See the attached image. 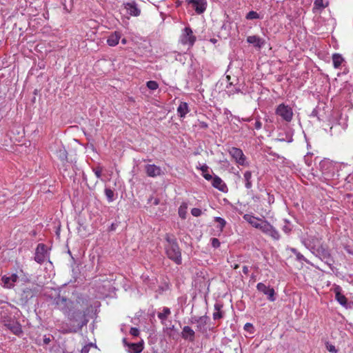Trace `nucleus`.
<instances>
[{
  "label": "nucleus",
  "mask_w": 353,
  "mask_h": 353,
  "mask_svg": "<svg viewBox=\"0 0 353 353\" xmlns=\"http://www.w3.org/2000/svg\"><path fill=\"white\" fill-rule=\"evenodd\" d=\"M53 303L56 309L61 311L70 321L77 323L78 330L86 325L89 312L88 301L86 299L79 296L75 301L58 296L54 298Z\"/></svg>",
  "instance_id": "obj_1"
},
{
  "label": "nucleus",
  "mask_w": 353,
  "mask_h": 353,
  "mask_svg": "<svg viewBox=\"0 0 353 353\" xmlns=\"http://www.w3.org/2000/svg\"><path fill=\"white\" fill-rule=\"evenodd\" d=\"M301 242L312 254L319 257L328 265H331L332 262L331 254L319 233L310 230L309 233L307 232L306 235L301 236Z\"/></svg>",
  "instance_id": "obj_2"
},
{
  "label": "nucleus",
  "mask_w": 353,
  "mask_h": 353,
  "mask_svg": "<svg viewBox=\"0 0 353 353\" xmlns=\"http://www.w3.org/2000/svg\"><path fill=\"white\" fill-rule=\"evenodd\" d=\"M165 240L164 248L167 256L176 264H181V252L175 236L172 234H166Z\"/></svg>",
  "instance_id": "obj_3"
},
{
  "label": "nucleus",
  "mask_w": 353,
  "mask_h": 353,
  "mask_svg": "<svg viewBox=\"0 0 353 353\" xmlns=\"http://www.w3.org/2000/svg\"><path fill=\"white\" fill-rule=\"evenodd\" d=\"M275 114L287 123H290L293 119L294 112L292 108L284 103L278 105L275 109Z\"/></svg>",
  "instance_id": "obj_4"
},
{
  "label": "nucleus",
  "mask_w": 353,
  "mask_h": 353,
  "mask_svg": "<svg viewBox=\"0 0 353 353\" xmlns=\"http://www.w3.org/2000/svg\"><path fill=\"white\" fill-rule=\"evenodd\" d=\"M249 223H250L252 227L260 230L262 232L270 236L273 239H279L278 231L270 225L269 222H249Z\"/></svg>",
  "instance_id": "obj_5"
},
{
  "label": "nucleus",
  "mask_w": 353,
  "mask_h": 353,
  "mask_svg": "<svg viewBox=\"0 0 353 353\" xmlns=\"http://www.w3.org/2000/svg\"><path fill=\"white\" fill-rule=\"evenodd\" d=\"M319 169L325 179L333 177L336 170V164L330 159H325L319 163Z\"/></svg>",
  "instance_id": "obj_6"
},
{
  "label": "nucleus",
  "mask_w": 353,
  "mask_h": 353,
  "mask_svg": "<svg viewBox=\"0 0 353 353\" xmlns=\"http://www.w3.org/2000/svg\"><path fill=\"white\" fill-rule=\"evenodd\" d=\"M196 37L193 34L192 30L190 27H185L180 36L179 42L184 45L192 47L196 41Z\"/></svg>",
  "instance_id": "obj_7"
},
{
  "label": "nucleus",
  "mask_w": 353,
  "mask_h": 353,
  "mask_svg": "<svg viewBox=\"0 0 353 353\" xmlns=\"http://www.w3.org/2000/svg\"><path fill=\"white\" fill-rule=\"evenodd\" d=\"M229 154L235 161V162L240 165H245L246 157L244 155L242 150L235 147H232L229 150Z\"/></svg>",
  "instance_id": "obj_8"
},
{
  "label": "nucleus",
  "mask_w": 353,
  "mask_h": 353,
  "mask_svg": "<svg viewBox=\"0 0 353 353\" xmlns=\"http://www.w3.org/2000/svg\"><path fill=\"white\" fill-rule=\"evenodd\" d=\"M256 289L258 291L263 292L264 294L267 295V298L270 301L273 302L276 300L275 291L272 288L266 286L263 283H259L256 285Z\"/></svg>",
  "instance_id": "obj_9"
},
{
  "label": "nucleus",
  "mask_w": 353,
  "mask_h": 353,
  "mask_svg": "<svg viewBox=\"0 0 353 353\" xmlns=\"http://www.w3.org/2000/svg\"><path fill=\"white\" fill-rule=\"evenodd\" d=\"M47 255V248L46 245L43 243L38 244L36 251H35V255H34V260L38 263H43L46 259Z\"/></svg>",
  "instance_id": "obj_10"
},
{
  "label": "nucleus",
  "mask_w": 353,
  "mask_h": 353,
  "mask_svg": "<svg viewBox=\"0 0 353 353\" xmlns=\"http://www.w3.org/2000/svg\"><path fill=\"white\" fill-rule=\"evenodd\" d=\"M187 2L192 6L195 12L199 14L203 13L206 10V0H187Z\"/></svg>",
  "instance_id": "obj_11"
},
{
  "label": "nucleus",
  "mask_w": 353,
  "mask_h": 353,
  "mask_svg": "<svg viewBox=\"0 0 353 353\" xmlns=\"http://www.w3.org/2000/svg\"><path fill=\"white\" fill-rule=\"evenodd\" d=\"M145 171L149 177H157L162 175L163 173L161 168L154 164H148L145 166Z\"/></svg>",
  "instance_id": "obj_12"
},
{
  "label": "nucleus",
  "mask_w": 353,
  "mask_h": 353,
  "mask_svg": "<svg viewBox=\"0 0 353 353\" xmlns=\"http://www.w3.org/2000/svg\"><path fill=\"white\" fill-rule=\"evenodd\" d=\"M181 337L184 340L194 342L195 340V332L190 326H184L181 332Z\"/></svg>",
  "instance_id": "obj_13"
},
{
  "label": "nucleus",
  "mask_w": 353,
  "mask_h": 353,
  "mask_svg": "<svg viewBox=\"0 0 353 353\" xmlns=\"http://www.w3.org/2000/svg\"><path fill=\"white\" fill-rule=\"evenodd\" d=\"M75 227L79 234L82 236H86L92 232L91 229H88L89 222H74Z\"/></svg>",
  "instance_id": "obj_14"
},
{
  "label": "nucleus",
  "mask_w": 353,
  "mask_h": 353,
  "mask_svg": "<svg viewBox=\"0 0 353 353\" xmlns=\"http://www.w3.org/2000/svg\"><path fill=\"white\" fill-rule=\"evenodd\" d=\"M342 289L339 285H336L334 288V292L335 293V299L336 300L343 306L347 307V298L342 294Z\"/></svg>",
  "instance_id": "obj_15"
},
{
  "label": "nucleus",
  "mask_w": 353,
  "mask_h": 353,
  "mask_svg": "<svg viewBox=\"0 0 353 353\" xmlns=\"http://www.w3.org/2000/svg\"><path fill=\"white\" fill-rule=\"evenodd\" d=\"M19 276L16 274H12L10 276H3L1 278L3 287L11 288L14 286V283L17 281Z\"/></svg>",
  "instance_id": "obj_16"
},
{
  "label": "nucleus",
  "mask_w": 353,
  "mask_h": 353,
  "mask_svg": "<svg viewBox=\"0 0 353 353\" xmlns=\"http://www.w3.org/2000/svg\"><path fill=\"white\" fill-rule=\"evenodd\" d=\"M212 185L214 188L218 189L219 190L225 192L228 190V187L226 184L223 182V181L218 176H215L213 178Z\"/></svg>",
  "instance_id": "obj_17"
},
{
  "label": "nucleus",
  "mask_w": 353,
  "mask_h": 353,
  "mask_svg": "<svg viewBox=\"0 0 353 353\" xmlns=\"http://www.w3.org/2000/svg\"><path fill=\"white\" fill-rule=\"evenodd\" d=\"M6 326L15 335L19 336L23 332L21 326L17 321H10L6 324Z\"/></svg>",
  "instance_id": "obj_18"
},
{
  "label": "nucleus",
  "mask_w": 353,
  "mask_h": 353,
  "mask_svg": "<svg viewBox=\"0 0 353 353\" xmlns=\"http://www.w3.org/2000/svg\"><path fill=\"white\" fill-rule=\"evenodd\" d=\"M125 8L126 9L127 13L131 16L137 17L140 14V10L134 3H127L125 5Z\"/></svg>",
  "instance_id": "obj_19"
},
{
  "label": "nucleus",
  "mask_w": 353,
  "mask_h": 353,
  "mask_svg": "<svg viewBox=\"0 0 353 353\" xmlns=\"http://www.w3.org/2000/svg\"><path fill=\"white\" fill-rule=\"evenodd\" d=\"M121 34L118 31H115L112 33L107 39V43L110 46H115L119 43V41L121 39Z\"/></svg>",
  "instance_id": "obj_20"
},
{
  "label": "nucleus",
  "mask_w": 353,
  "mask_h": 353,
  "mask_svg": "<svg viewBox=\"0 0 353 353\" xmlns=\"http://www.w3.org/2000/svg\"><path fill=\"white\" fill-rule=\"evenodd\" d=\"M247 41L248 43L252 44L255 47L258 48H261L264 43V41L259 37L256 35L248 37Z\"/></svg>",
  "instance_id": "obj_21"
},
{
  "label": "nucleus",
  "mask_w": 353,
  "mask_h": 353,
  "mask_svg": "<svg viewBox=\"0 0 353 353\" xmlns=\"http://www.w3.org/2000/svg\"><path fill=\"white\" fill-rule=\"evenodd\" d=\"M190 112L188 105L186 102H181L177 108V114L181 118H184Z\"/></svg>",
  "instance_id": "obj_22"
},
{
  "label": "nucleus",
  "mask_w": 353,
  "mask_h": 353,
  "mask_svg": "<svg viewBox=\"0 0 353 353\" xmlns=\"http://www.w3.org/2000/svg\"><path fill=\"white\" fill-rule=\"evenodd\" d=\"M207 319H208V316L205 315L199 316V321H200L196 323L197 324L196 328H197L198 331H199L202 333H204L206 332L205 325L207 324Z\"/></svg>",
  "instance_id": "obj_23"
},
{
  "label": "nucleus",
  "mask_w": 353,
  "mask_h": 353,
  "mask_svg": "<svg viewBox=\"0 0 353 353\" xmlns=\"http://www.w3.org/2000/svg\"><path fill=\"white\" fill-rule=\"evenodd\" d=\"M128 346L132 353H140L143 349V344L142 342L130 343L128 344Z\"/></svg>",
  "instance_id": "obj_24"
},
{
  "label": "nucleus",
  "mask_w": 353,
  "mask_h": 353,
  "mask_svg": "<svg viewBox=\"0 0 353 353\" xmlns=\"http://www.w3.org/2000/svg\"><path fill=\"white\" fill-rule=\"evenodd\" d=\"M343 61L344 59L340 54L334 53L332 55L333 65L335 68H339Z\"/></svg>",
  "instance_id": "obj_25"
},
{
  "label": "nucleus",
  "mask_w": 353,
  "mask_h": 353,
  "mask_svg": "<svg viewBox=\"0 0 353 353\" xmlns=\"http://www.w3.org/2000/svg\"><path fill=\"white\" fill-rule=\"evenodd\" d=\"M215 312L213 313V319L218 320L223 318V312L221 311L223 307V305L219 303H216L214 305Z\"/></svg>",
  "instance_id": "obj_26"
},
{
  "label": "nucleus",
  "mask_w": 353,
  "mask_h": 353,
  "mask_svg": "<svg viewBox=\"0 0 353 353\" xmlns=\"http://www.w3.org/2000/svg\"><path fill=\"white\" fill-rule=\"evenodd\" d=\"M171 314L170 309L167 307H163L162 312H159L157 314L158 318L161 320V323H163L168 316Z\"/></svg>",
  "instance_id": "obj_27"
},
{
  "label": "nucleus",
  "mask_w": 353,
  "mask_h": 353,
  "mask_svg": "<svg viewBox=\"0 0 353 353\" xmlns=\"http://www.w3.org/2000/svg\"><path fill=\"white\" fill-rule=\"evenodd\" d=\"M179 215L182 219H185L188 214V204L182 203L179 208Z\"/></svg>",
  "instance_id": "obj_28"
},
{
  "label": "nucleus",
  "mask_w": 353,
  "mask_h": 353,
  "mask_svg": "<svg viewBox=\"0 0 353 353\" xmlns=\"http://www.w3.org/2000/svg\"><path fill=\"white\" fill-rule=\"evenodd\" d=\"M244 180H245V186L248 189H250L252 186L251 178H252V172L250 171H246L244 174Z\"/></svg>",
  "instance_id": "obj_29"
},
{
  "label": "nucleus",
  "mask_w": 353,
  "mask_h": 353,
  "mask_svg": "<svg viewBox=\"0 0 353 353\" xmlns=\"http://www.w3.org/2000/svg\"><path fill=\"white\" fill-rule=\"evenodd\" d=\"M57 156L63 162L66 161L68 159V152L64 148H60L57 151Z\"/></svg>",
  "instance_id": "obj_30"
},
{
  "label": "nucleus",
  "mask_w": 353,
  "mask_h": 353,
  "mask_svg": "<svg viewBox=\"0 0 353 353\" xmlns=\"http://www.w3.org/2000/svg\"><path fill=\"white\" fill-rule=\"evenodd\" d=\"M328 6V2L324 3V0H315L314 3V9H323Z\"/></svg>",
  "instance_id": "obj_31"
},
{
  "label": "nucleus",
  "mask_w": 353,
  "mask_h": 353,
  "mask_svg": "<svg viewBox=\"0 0 353 353\" xmlns=\"http://www.w3.org/2000/svg\"><path fill=\"white\" fill-rule=\"evenodd\" d=\"M291 251H292V252H293L296 255V260H298L299 261H305V262H307V261L305 258V256L303 254H301L300 252H299L296 250V249L291 248Z\"/></svg>",
  "instance_id": "obj_32"
},
{
  "label": "nucleus",
  "mask_w": 353,
  "mask_h": 353,
  "mask_svg": "<svg viewBox=\"0 0 353 353\" xmlns=\"http://www.w3.org/2000/svg\"><path fill=\"white\" fill-rule=\"evenodd\" d=\"M245 18L248 20H252L259 19V14L255 11H250L247 14Z\"/></svg>",
  "instance_id": "obj_33"
},
{
  "label": "nucleus",
  "mask_w": 353,
  "mask_h": 353,
  "mask_svg": "<svg viewBox=\"0 0 353 353\" xmlns=\"http://www.w3.org/2000/svg\"><path fill=\"white\" fill-rule=\"evenodd\" d=\"M147 87L152 90H155L159 88V84L155 81H149L147 82Z\"/></svg>",
  "instance_id": "obj_34"
},
{
  "label": "nucleus",
  "mask_w": 353,
  "mask_h": 353,
  "mask_svg": "<svg viewBox=\"0 0 353 353\" xmlns=\"http://www.w3.org/2000/svg\"><path fill=\"white\" fill-rule=\"evenodd\" d=\"M34 295V292H32V290L29 288H26L23 290V296H25V298L26 299H28V298H31Z\"/></svg>",
  "instance_id": "obj_35"
},
{
  "label": "nucleus",
  "mask_w": 353,
  "mask_h": 353,
  "mask_svg": "<svg viewBox=\"0 0 353 353\" xmlns=\"http://www.w3.org/2000/svg\"><path fill=\"white\" fill-rule=\"evenodd\" d=\"M243 328L245 331L249 332L250 334H254L255 331L253 325L250 323H245Z\"/></svg>",
  "instance_id": "obj_36"
},
{
  "label": "nucleus",
  "mask_w": 353,
  "mask_h": 353,
  "mask_svg": "<svg viewBox=\"0 0 353 353\" xmlns=\"http://www.w3.org/2000/svg\"><path fill=\"white\" fill-rule=\"evenodd\" d=\"M105 194L109 201H112L114 197V192L109 188L105 190Z\"/></svg>",
  "instance_id": "obj_37"
},
{
  "label": "nucleus",
  "mask_w": 353,
  "mask_h": 353,
  "mask_svg": "<svg viewBox=\"0 0 353 353\" xmlns=\"http://www.w3.org/2000/svg\"><path fill=\"white\" fill-rule=\"evenodd\" d=\"M201 210L197 208H192L191 210V214L196 217L199 216L201 214Z\"/></svg>",
  "instance_id": "obj_38"
},
{
  "label": "nucleus",
  "mask_w": 353,
  "mask_h": 353,
  "mask_svg": "<svg viewBox=\"0 0 353 353\" xmlns=\"http://www.w3.org/2000/svg\"><path fill=\"white\" fill-rule=\"evenodd\" d=\"M93 171L97 176V179H100L101 176V173L103 171V169L101 167H97L96 168L93 169Z\"/></svg>",
  "instance_id": "obj_39"
},
{
  "label": "nucleus",
  "mask_w": 353,
  "mask_h": 353,
  "mask_svg": "<svg viewBox=\"0 0 353 353\" xmlns=\"http://www.w3.org/2000/svg\"><path fill=\"white\" fill-rule=\"evenodd\" d=\"M92 346H94V344L92 343L85 345L81 349V353H88L90 350V347Z\"/></svg>",
  "instance_id": "obj_40"
},
{
  "label": "nucleus",
  "mask_w": 353,
  "mask_h": 353,
  "mask_svg": "<svg viewBox=\"0 0 353 353\" xmlns=\"http://www.w3.org/2000/svg\"><path fill=\"white\" fill-rule=\"evenodd\" d=\"M326 347L329 352H332V353H337V350L336 349L334 345L327 343L326 344Z\"/></svg>",
  "instance_id": "obj_41"
},
{
  "label": "nucleus",
  "mask_w": 353,
  "mask_h": 353,
  "mask_svg": "<svg viewBox=\"0 0 353 353\" xmlns=\"http://www.w3.org/2000/svg\"><path fill=\"white\" fill-rule=\"evenodd\" d=\"M130 333L133 336H138L139 334V330L137 327H131V329L130 330Z\"/></svg>",
  "instance_id": "obj_42"
},
{
  "label": "nucleus",
  "mask_w": 353,
  "mask_h": 353,
  "mask_svg": "<svg viewBox=\"0 0 353 353\" xmlns=\"http://www.w3.org/2000/svg\"><path fill=\"white\" fill-rule=\"evenodd\" d=\"M211 241H212V245L213 248H217L220 246V242H219V239H217L216 238H213L211 239Z\"/></svg>",
  "instance_id": "obj_43"
},
{
  "label": "nucleus",
  "mask_w": 353,
  "mask_h": 353,
  "mask_svg": "<svg viewBox=\"0 0 353 353\" xmlns=\"http://www.w3.org/2000/svg\"><path fill=\"white\" fill-rule=\"evenodd\" d=\"M262 127V123L259 119H257L254 123V128L256 130H260Z\"/></svg>",
  "instance_id": "obj_44"
},
{
  "label": "nucleus",
  "mask_w": 353,
  "mask_h": 353,
  "mask_svg": "<svg viewBox=\"0 0 353 353\" xmlns=\"http://www.w3.org/2000/svg\"><path fill=\"white\" fill-rule=\"evenodd\" d=\"M149 202H151L153 205H157L159 203V199L157 198L151 197L149 199Z\"/></svg>",
  "instance_id": "obj_45"
},
{
  "label": "nucleus",
  "mask_w": 353,
  "mask_h": 353,
  "mask_svg": "<svg viewBox=\"0 0 353 353\" xmlns=\"http://www.w3.org/2000/svg\"><path fill=\"white\" fill-rule=\"evenodd\" d=\"M199 126L202 129H207L208 128V124L205 121H199Z\"/></svg>",
  "instance_id": "obj_46"
},
{
  "label": "nucleus",
  "mask_w": 353,
  "mask_h": 353,
  "mask_svg": "<svg viewBox=\"0 0 353 353\" xmlns=\"http://www.w3.org/2000/svg\"><path fill=\"white\" fill-rule=\"evenodd\" d=\"M199 317H196V316L192 317L190 319V323H197L200 321H199Z\"/></svg>",
  "instance_id": "obj_47"
},
{
  "label": "nucleus",
  "mask_w": 353,
  "mask_h": 353,
  "mask_svg": "<svg viewBox=\"0 0 353 353\" xmlns=\"http://www.w3.org/2000/svg\"><path fill=\"white\" fill-rule=\"evenodd\" d=\"M226 222H219V225H217V228L219 229V230H222L223 228L225 226Z\"/></svg>",
  "instance_id": "obj_48"
},
{
  "label": "nucleus",
  "mask_w": 353,
  "mask_h": 353,
  "mask_svg": "<svg viewBox=\"0 0 353 353\" xmlns=\"http://www.w3.org/2000/svg\"><path fill=\"white\" fill-rule=\"evenodd\" d=\"M200 170L202 171V173H205L208 172V167L206 165H203L201 166Z\"/></svg>",
  "instance_id": "obj_49"
},
{
  "label": "nucleus",
  "mask_w": 353,
  "mask_h": 353,
  "mask_svg": "<svg viewBox=\"0 0 353 353\" xmlns=\"http://www.w3.org/2000/svg\"><path fill=\"white\" fill-rule=\"evenodd\" d=\"M117 226V224L116 223H114L112 222V223L111 224V225L110 226V229L109 230L110 231H114L115 230Z\"/></svg>",
  "instance_id": "obj_50"
},
{
  "label": "nucleus",
  "mask_w": 353,
  "mask_h": 353,
  "mask_svg": "<svg viewBox=\"0 0 353 353\" xmlns=\"http://www.w3.org/2000/svg\"><path fill=\"white\" fill-rule=\"evenodd\" d=\"M213 178H214V177H212V175H211V174H210L209 173H208L206 176H205V177H204V179H205V180H207V181H211V180H213Z\"/></svg>",
  "instance_id": "obj_51"
},
{
  "label": "nucleus",
  "mask_w": 353,
  "mask_h": 353,
  "mask_svg": "<svg viewBox=\"0 0 353 353\" xmlns=\"http://www.w3.org/2000/svg\"><path fill=\"white\" fill-rule=\"evenodd\" d=\"M243 272L245 274H248V272H249V268L248 266H243Z\"/></svg>",
  "instance_id": "obj_52"
},
{
  "label": "nucleus",
  "mask_w": 353,
  "mask_h": 353,
  "mask_svg": "<svg viewBox=\"0 0 353 353\" xmlns=\"http://www.w3.org/2000/svg\"><path fill=\"white\" fill-rule=\"evenodd\" d=\"M50 342V339L49 337L45 336L43 339V343L45 344H48Z\"/></svg>",
  "instance_id": "obj_53"
},
{
  "label": "nucleus",
  "mask_w": 353,
  "mask_h": 353,
  "mask_svg": "<svg viewBox=\"0 0 353 353\" xmlns=\"http://www.w3.org/2000/svg\"><path fill=\"white\" fill-rule=\"evenodd\" d=\"M226 78L228 79V82H229L230 85H232V82H230V79H231L230 76L228 75V76L226 77Z\"/></svg>",
  "instance_id": "obj_54"
},
{
  "label": "nucleus",
  "mask_w": 353,
  "mask_h": 353,
  "mask_svg": "<svg viewBox=\"0 0 353 353\" xmlns=\"http://www.w3.org/2000/svg\"><path fill=\"white\" fill-rule=\"evenodd\" d=\"M121 43H122L123 44H125V43H127V40H126V39H125V38H124V39H123L121 40Z\"/></svg>",
  "instance_id": "obj_55"
},
{
  "label": "nucleus",
  "mask_w": 353,
  "mask_h": 353,
  "mask_svg": "<svg viewBox=\"0 0 353 353\" xmlns=\"http://www.w3.org/2000/svg\"><path fill=\"white\" fill-rule=\"evenodd\" d=\"M215 221H224V220L222 218H221V217H216L215 219Z\"/></svg>",
  "instance_id": "obj_56"
},
{
  "label": "nucleus",
  "mask_w": 353,
  "mask_h": 353,
  "mask_svg": "<svg viewBox=\"0 0 353 353\" xmlns=\"http://www.w3.org/2000/svg\"><path fill=\"white\" fill-rule=\"evenodd\" d=\"M239 265H238V264H235V265H234V269H237V268H239Z\"/></svg>",
  "instance_id": "obj_57"
},
{
  "label": "nucleus",
  "mask_w": 353,
  "mask_h": 353,
  "mask_svg": "<svg viewBox=\"0 0 353 353\" xmlns=\"http://www.w3.org/2000/svg\"><path fill=\"white\" fill-rule=\"evenodd\" d=\"M76 331H77L76 330H70L67 331V332H75Z\"/></svg>",
  "instance_id": "obj_58"
},
{
  "label": "nucleus",
  "mask_w": 353,
  "mask_h": 353,
  "mask_svg": "<svg viewBox=\"0 0 353 353\" xmlns=\"http://www.w3.org/2000/svg\"><path fill=\"white\" fill-rule=\"evenodd\" d=\"M208 172H205V173H202V175L203 177H205V176H206L208 174Z\"/></svg>",
  "instance_id": "obj_59"
},
{
  "label": "nucleus",
  "mask_w": 353,
  "mask_h": 353,
  "mask_svg": "<svg viewBox=\"0 0 353 353\" xmlns=\"http://www.w3.org/2000/svg\"><path fill=\"white\" fill-rule=\"evenodd\" d=\"M123 343H124L126 345H128V343H126L125 339H123Z\"/></svg>",
  "instance_id": "obj_60"
},
{
  "label": "nucleus",
  "mask_w": 353,
  "mask_h": 353,
  "mask_svg": "<svg viewBox=\"0 0 353 353\" xmlns=\"http://www.w3.org/2000/svg\"><path fill=\"white\" fill-rule=\"evenodd\" d=\"M347 250L349 253H350V254H353L352 252H350V250Z\"/></svg>",
  "instance_id": "obj_61"
}]
</instances>
